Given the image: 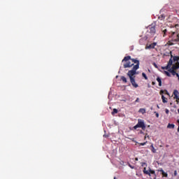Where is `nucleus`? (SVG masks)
Here are the masks:
<instances>
[{
    "mask_svg": "<svg viewBox=\"0 0 179 179\" xmlns=\"http://www.w3.org/2000/svg\"><path fill=\"white\" fill-rule=\"evenodd\" d=\"M143 172L144 174H147V176H149L150 177L152 176V174L154 176V179H156V171L155 170H152V169L149 168L148 171H146V168L145 167L143 170Z\"/></svg>",
    "mask_w": 179,
    "mask_h": 179,
    "instance_id": "obj_4",
    "label": "nucleus"
},
{
    "mask_svg": "<svg viewBox=\"0 0 179 179\" xmlns=\"http://www.w3.org/2000/svg\"><path fill=\"white\" fill-rule=\"evenodd\" d=\"M171 74L173 75V76H176V75H177L176 70H173V71L171 72Z\"/></svg>",
    "mask_w": 179,
    "mask_h": 179,
    "instance_id": "obj_23",
    "label": "nucleus"
},
{
    "mask_svg": "<svg viewBox=\"0 0 179 179\" xmlns=\"http://www.w3.org/2000/svg\"><path fill=\"white\" fill-rule=\"evenodd\" d=\"M157 118H159V113H156Z\"/></svg>",
    "mask_w": 179,
    "mask_h": 179,
    "instance_id": "obj_33",
    "label": "nucleus"
},
{
    "mask_svg": "<svg viewBox=\"0 0 179 179\" xmlns=\"http://www.w3.org/2000/svg\"><path fill=\"white\" fill-rule=\"evenodd\" d=\"M158 171H160V172L162 173V174L163 173H164V171L163 170V169H159Z\"/></svg>",
    "mask_w": 179,
    "mask_h": 179,
    "instance_id": "obj_27",
    "label": "nucleus"
},
{
    "mask_svg": "<svg viewBox=\"0 0 179 179\" xmlns=\"http://www.w3.org/2000/svg\"><path fill=\"white\" fill-rule=\"evenodd\" d=\"M138 128H141L143 131L146 129V125L143 120L138 119L137 124L134 127V129H138Z\"/></svg>",
    "mask_w": 179,
    "mask_h": 179,
    "instance_id": "obj_3",
    "label": "nucleus"
},
{
    "mask_svg": "<svg viewBox=\"0 0 179 179\" xmlns=\"http://www.w3.org/2000/svg\"><path fill=\"white\" fill-rule=\"evenodd\" d=\"M164 73L166 75V76H169V77L171 76V75L169 71H164Z\"/></svg>",
    "mask_w": 179,
    "mask_h": 179,
    "instance_id": "obj_22",
    "label": "nucleus"
},
{
    "mask_svg": "<svg viewBox=\"0 0 179 179\" xmlns=\"http://www.w3.org/2000/svg\"><path fill=\"white\" fill-rule=\"evenodd\" d=\"M120 80L123 82V83H127V82H128V80H127V78H125V76H122L120 77Z\"/></svg>",
    "mask_w": 179,
    "mask_h": 179,
    "instance_id": "obj_9",
    "label": "nucleus"
},
{
    "mask_svg": "<svg viewBox=\"0 0 179 179\" xmlns=\"http://www.w3.org/2000/svg\"><path fill=\"white\" fill-rule=\"evenodd\" d=\"M170 68H171V65H173V55H171V59H169L168 64Z\"/></svg>",
    "mask_w": 179,
    "mask_h": 179,
    "instance_id": "obj_6",
    "label": "nucleus"
},
{
    "mask_svg": "<svg viewBox=\"0 0 179 179\" xmlns=\"http://www.w3.org/2000/svg\"><path fill=\"white\" fill-rule=\"evenodd\" d=\"M162 33H164L163 37H166V33H167V29H163Z\"/></svg>",
    "mask_w": 179,
    "mask_h": 179,
    "instance_id": "obj_20",
    "label": "nucleus"
},
{
    "mask_svg": "<svg viewBox=\"0 0 179 179\" xmlns=\"http://www.w3.org/2000/svg\"><path fill=\"white\" fill-rule=\"evenodd\" d=\"M178 113H179V109H178Z\"/></svg>",
    "mask_w": 179,
    "mask_h": 179,
    "instance_id": "obj_37",
    "label": "nucleus"
},
{
    "mask_svg": "<svg viewBox=\"0 0 179 179\" xmlns=\"http://www.w3.org/2000/svg\"><path fill=\"white\" fill-rule=\"evenodd\" d=\"M142 76L145 79V80H148V76H146V73H142Z\"/></svg>",
    "mask_w": 179,
    "mask_h": 179,
    "instance_id": "obj_19",
    "label": "nucleus"
},
{
    "mask_svg": "<svg viewBox=\"0 0 179 179\" xmlns=\"http://www.w3.org/2000/svg\"><path fill=\"white\" fill-rule=\"evenodd\" d=\"M118 110L117 108H114L113 112L111 113L112 115H114V114H117Z\"/></svg>",
    "mask_w": 179,
    "mask_h": 179,
    "instance_id": "obj_14",
    "label": "nucleus"
},
{
    "mask_svg": "<svg viewBox=\"0 0 179 179\" xmlns=\"http://www.w3.org/2000/svg\"><path fill=\"white\" fill-rule=\"evenodd\" d=\"M136 160H138V158H136Z\"/></svg>",
    "mask_w": 179,
    "mask_h": 179,
    "instance_id": "obj_38",
    "label": "nucleus"
},
{
    "mask_svg": "<svg viewBox=\"0 0 179 179\" xmlns=\"http://www.w3.org/2000/svg\"><path fill=\"white\" fill-rule=\"evenodd\" d=\"M162 176H163L164 177H168L169 175L167 174V173H166V172L164 171V172L162 173Z\"/></svg>",
    "mask_w": 179,
    "mask_h": 179,
    "instance_id": "obj_24",
    "label": "nucleus"
},
{
    "mask_svg": "<svg viewBox=\"0 0 179 179\" xmlns=\"http://www.w3.org/2000/svg\"><path fill=\"white\" fill-rule=\"evenodd\" d=\"M129 166L130 169H135V166H132V165H131V164H129Z\"/></svg>",
    "mask_w": 179,
    "mask_h": 179,
    "instance_id": "obj_28",
    "label": "nucleus"
},
{
    "mask_svg": "<svg viewBox=\"0 0 179 179\" xmlns=\"http://www.w3.org/2000/svg\"><path fill=\"white\" fill-rule=\"evenodd\" d=\"M174 70L172 69V67L169 69V72H170V73H172V72H173Z\"/></svg>",
    "mask_w": 179,
    "mask_h": 179,
    "instance_id": "obj_25",
    "label": "nucleus"
},
{
    "mask_svg": "<svg viewBox=\"0 0 179 179\" xmlns=\"http://www.w3.org/2000/svg\"><path fill=\"white\" fill-rule=\"evenodd\" d=\"M135 103H139V98H136Z\"/></svg>",
    "mask_w": 179,
    "mask_h": 179,
    "instance_id": "obj_29",
    "label": "nucleus"
},
{
    "mask_svg": "<svg viewBox=\"0 0 179 179\" xmlns=\"http://www.w3.org/2000/svg\"><path fill=\"white\" fill-rule=\"evenodd\" d=\"M152 86H155V85H156V83L155 81H152Z\"/></svg>",
    "mask_w": 179,
    "mask_h": 179,
    "instance_id": "obj_31",
    "label": "nucleus"
},
{
    "mask_svg": "<svg viewBox=\"0 0 179 179\" xmlns=\"http://www.w3.org/2000/svg\"><path fill=\"white\" fill-rule=\"evenodd\" d=\"M176 76H177V78H179V74L178 73H176Z\"/></svg>",
    "mask_w": 179,
    "mask_h": 179,
    "instance_id": "obj_34",
    "label": "nucleus"
},
{
    "mask_svg": "<svg viewBox=\"0 0 179 179\" xmlns=\"http://www.w3.org/2000/svg\"><path fill=\"white\" fill-rule=\"evenodd\" d=\"M114 179H115V177L114 178Z\"/></svg>",
    "mask_w": 179,
    "mask_h": 179,
    "instance_id": "obj_39",
    "label": "nucleus"
},
{
    "mask_svg": "<svg viewBox=\"0 0 179 179\" xmlns=\"http://www.w3.org/2000/svg\"><path fill=\"white\" fill-rule=\"evenodd\" d=\"M170 68H171V67L169 66L168 64H167V66L162 67V69H166V70H167V69H170Z\"/></svg>",
    "mask_w": 179,
    "mask_h": 179,
    "instance_id": "obj_21",
    "label": "nucleus"
},
{
    "mask_svg": "<svg viewBox=\"0 0 179 179\" xmlns=\"http://www.w3.org/2000/svg\"><path fill=\"white\" fill-rule=\"evenodd\" d=\"M174 176H177V171H174Z\"/></svg>",
    "mask_w": 179,
    "mask_h": 179,
    "instance_id": "obj_32",
    "label": "nucleus"
},
{
    "mask_svg": "<svg viewBox=\"0 0 179 179\" xmlns=\"http://www.w3.org/2000/svg\"><path fill=\"white\" fill-rule=\"evenodd\" d=\"M162 102L167 103V98L164 97V95H162Z\"/></svg>",
    "mask_w": 179,
    "mask_h": 179,
    "instance_id": "obj_15",
    "label": "nucleus"
},
{
    "mask_svg": "<svg viewBox=\"0 0 179 179\" xmlns=\"http://www.w3.org/2000/svg\"><path fill=\"white\" fill-rule=\"evenodd\" d=\"M179 68V62H177L176 64H173L172 66V69L176 71V69H178Z\"/></svg>",
    "mask_w": 179,
    "mask_h": 179,
    "instance_id": "obj_8",
    "label": "nucleus"
},
{
    "mask_svg": "<svg viewBox=\"0 0 179 179\" xmlns=\"http://www.w3.org/2000/svg\"><path fill=\"white\" fill-rule=\"evenodd\" d=\"M147 142L141 143H140L141 146H145L146 145Z\"/></svg>",
    "mask_w": 179,
    "mask_h": 179,
    "instance_id": "obj_26",
    "label": "nucleus"
},
{
    "mask_svg": "<svg viewBox=\"0 0 179 179\" xmlns=\"http://www.w3.org/2000/svg\"><path fill=\"white\" fill-rule=\"evenodd\" d=\"M172 58H173V61H174V62L178 61V59H179L178 56H174V57H172Z\"/></svg>",
    "mask_w": 179,
    "mask_h": 179,
    "instance_id": "obj_16",
    "label": "nucleus"
},
{
    "mask_svg": "<svg viewBox=\"0 0 179 179\" xmlns=\"http://www.w3.org/2000/svg\"><path fill=\"white\" fill-rule=\"evenodd\" d=\"M156 47V43H153L148 46V48H155Z\"/></svg>",
    "mask_w": 179,
    "mask_h": 179,
    "instance_id": "obj_11",
    "label": "nucleus"
},
{
    "mask_svg": "<svg viewBox=\"0 0 179 179\" xmlns=\"http://www.w3.org/2000/svg\"><path fill=\"white\" fill-rule=\"evenodd\" d=\"M173 94H174L173 99H178V100H179V98H178V94H179L178 90H175L173 91Z\"/></svg>",
    "mask_w": 179,
    "mask_h": 179,
    "instance_id": "obj_5",
    "label": "nucleus"
},
{
    "mask_svg": "<svg viewBox=\"0 0 179 179\" xmlns=\"http://www.w3.org/2000/svg\"><path fill=\"white\" fill-rule=\"evenodd\" d=\"M164 93H165V94H167L168 96L170 94H169V92L167 91V90H162L159 92V94H161L162 96H163Z\"/></svg>",
    "mask_w": 179,
    "mask_h": 179,
    "instance_id": "obj_7",
    "label": "nucleus"
},
{
    "mask_svg": "<svg viewBox=\"0 0 179 179\" xmlns=\"http://www.w3.org/2000/svg\"><path fill=\"white\" fill-rule=\"evenodd\" d=\"M122 62L124 63L123 67L124 69L132 68L133 66L132 69L128 71L127 76H129L133 87H138L139 85H138V83H136V81L135 80V75H138L136 71L139 69V60L138 59H132L131 58V56H126L122 60Z\"/></svg>",
    "mask_w": 179,
    "mask_h": 179,
    "instance_id": "obj_1",
    "label": "nucleus"
},
{
    "mask_svg": "<svg viewBox=\"0 0 179 179\" xmlns=\"http://www.w3.org/2000/svg\"><path fill=\"white\" fill-rule=\"evenodd\" d=\"M139 113H142V114H145V113H146V110H145V108H140Z\"/></svg>",
    "mask_w": 179,
    "mask_h": 179,
    "instance_id": "obj_18",
    "label": "nucleus"
},
{
    "mask_svg": "<svg viewBox=\"0 0 179 179\" xmlns=\"http://www.w3.org/2000/svg\"><path fill=\"white\" fill-rule=\"evenodd\" d=\"M157 81L159 83V86H162V78H160V77H157Z\"/></svg>",
    "mask_w": 179,
    "mask_h": 179,
    "instance_id": "obj_12",
    "label": "nucleus"
},
{
    "mask_svg": "<svg viewBox=\"0 0 179 179\" xmlns=\"http://www.w3.org/2000/svg\"><path fill=\"white\" fill-rule=\"evenodd\" d=\"M150 148H151V152H152V153H156V149H155L153 144H151Z\"/></svg>",
    "mask_w": 179,
    "mask_h": 179,
    "instance_id": "obj_13",
    "label": "nucleus"
},
{
    "mask_svg": "<svg viewBox=\"0 0 179 179\" xmlns=\"http://www.w3.org/2000/svg\"><path fill=\"white\" fill-rule=\"evenodd\" d=\"M176 125H174V124H169L167 126V128H169L170 129H174Z\"/></svg>",
    "mask_w": 179,
    "mask_h": 179,
    "instance_id": "obj_10",
    "label": "nucleus"
},
{
    "mask_svg": "<svg viewBox=\"0 0 179 179\" xmlns=\"http://www.w3.org/2000/svg\"><path fill=\"white\" fill-rule=\"evenodd\" d=\"M148 34L147 36L150 37H153L155 34H156V24H152L151 25L148 26Z\"/></svg>",
    "mask_w": 179,
    "mask_h": 179,
    "instance_id": "obj_2",
    "label": "nucleus"
},
{
    "mask_svg": "<svg viewBox=\"0 0 179 179\" xmlns=\"http://www.w3.org/2000/svg\"><path fill=\"white\" fill-rule=\"evenodd\" d=\"M152 65H154L155 68H157V64H156V63H153Z\"/></svg>",
    "mask_w": 179,
    "mask_h": 179,
    "instance_id": "obj_30",
    "label": "nucleus"
},
{
    "mask_svg": "<svg viewBox=\"0 0 179 179\" xmlns=\"http://www.w3.org/2000/svg\"><path fill=\"white\" fill-rule=\"evenodd\" d=\"M166 114H169V109L166 110Z\"/></svg>",
    "mask_w": 179,
    "mask_h": 179,
    "instance_id": "obj_35",
    "label": "nucleus"
},
{
    "mask_svg": "<svg viewBox=\"0 0 179 179\" xmlns=\"http://www.w3.org/2000/svg\"><path fill=\"white\" fill-rule=\"evenodd\" d=\"M165 18H166V17L163 15H161L159 17H158V19L159 20H164Z\"/></svg>",
    "mask_w": 179,
    "mask_h": 179,
    "instance_id": "obj_17",
    "label": "nucleus"
},
{
    "mask_svg": "<svg viewBox=\"0 0 179 179\" xmlns=\"http://www.w3.org/2000/svg\"><path fill=\"white\" fill-rule=\"evenodd\" d=\"M178 132H179V125H178Z\"/></svg>",
    "mask_w": 179,
    "mask_h": 179,
    "instance_id": "obj_36",
    "label": "nucleus"
}]
</instances>
